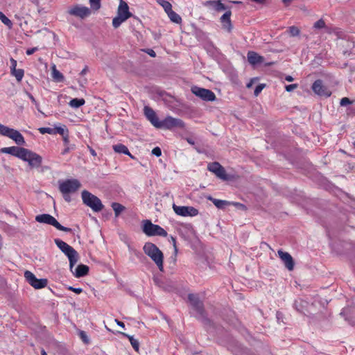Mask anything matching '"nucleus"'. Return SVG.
<instances>
[{"instance_id": "f257e3e1", "label": "nucleus", "mask_w": 355, "mask_h": 355, "mask_svg": "<svg viewBox=\"0 0 355 355\" xmlns=\"http://www.w3.org/2000/svg\"><path fill=\"white\" fill-rule=\"evenodd\" d=\"M132 16L129 6L126 2L121 0L117 9V15L112 19V26L117 28L121 24Z\"/></svg>"}, {"instance_id": "f03ea898", "label": "nucleus", "mask_w": 355, "mask_h": 355, "mask_svg": "<svg viewBox=\"0 0 355 355\" xmlns=\"http://www.w3.org/2000/svg\"><path fill=\"white\" fill-rule=\"evenodd\" d=\"M81 196L83 203L90 207L94 211L98 212L103 209L101 200L88 191H83Z\"/></svg>"}, {"instance_id": "7ed1b4c3", "label": "nucleus", "mask_w": 355, "mask_h": 355, "mask_svg": "<svg viewBox=\"0 0 355 355\" xmlns=\"http://www.w3.org/2000/svg\"><path fill=\"white\" fill-rule=\"evenodd\" d=\"M144 250L154 261L157 266H163V253L155 244L146 243L144 246Z\"/></svg>"}, {"instance_id": "20e7f679", "label": "nucleus", "mask_w": 355, "mask_h": 355, "mask_svg": "<svg viewBox=\"0 0 355 355\" xmlns=\"http://www.w3.org/2000/svg\"><path fill=\"white\" fill-rule=\"evenodd\" d=\"M55 243L61 251L67 256L69 261V266H73L78 261V254L77 252L71 246L60 239H55Z\"/></svg>"}, {"instance_id": "39448f33", "label": "nucleus", "mask_w": 355, "mask_h": 355, "mask_svg": "<svg viewBox=\"0 0 355 355\" xmlns=\"http://www.w3.org/2000/svg\"><path fill=\"white\" fill-rule=\"evenodd\" d=\"M142 231L148 236H166L167 232L158 225L153 224L150 220H143Z\"/></svg>"}, {"instance_id": "423d86ee", "label": "nucleus", "mask_w": 355, "mask_h": 355, "mask_svg": "<svg viewBox=\"0 0 355 355\" xmlns=\"http://www.w3.org/2000/svg\"><path fill=\"white\" fill-rule=\"evenodd\" d=\"M35 220L40 223L51 225L56 229L65 232H71V229L60 225L58 220L51 215L48 214H40L35 216Z\"/></svg>"}, {"instance_id": "0eeeda50", "label": "nucleus", "mask_w": 355, "mask_h": 355, "mask_svg": "<svg viewBox=\"0 0 355 355\" xmlns=\"http://www.w3.org/2000/svg\"><path fill=\"white\" fill-rule=\"evenodd\" d=\"M0 135L6 136L15 141L18 145H24L25 140L23 135L17 130L10 128L0 123Z\"/></svg>"}, {"instance_id": "6e6552de", "label": "nucleus", "mask_w": 355, "mask_h": 355, "mask_svg": "<svg viewBox=\"0 0 355 355\" xmlns=\"http://www.w3.org/2000/svg\"><path fill=\"white\" fill-rule=\"evenodd\" d=\"M81 184L77 179H68L59 182V190L62 193H70L76 192Z\"/></svg>"}, {"instance_id": "1a4fd4ad", "label": "nucleus", "mask_w": 355, "mask_h": 355, "mask_svg": "<svg viewBox=\"0 0 355 355\" xmlns=\"http://www.w3.org/2000/svg\"><path fill=\"white\" fill-rule=\"evenodd\" d=\"M191 92L204 101H214L216 99L215 94L210 89L194 85L191 87Z\"/></svg>"}, {"instance_id": "9d476101", "label": "nucleus", "mask_w": 355, "mask_h": 355, "mask_svg": "<svg viewBox=\"0 0 355 355\" xmlns=\"http://www.w3.org/2000/svg\"><path fill=\"white\" fill-rule=\"evenodd\" d=\"M188 299L192 306L193 314L197 318L202 320L204 318L203 307L198 296L194 294H189Z\"/></svg>"}, {"instance_id": "9b49d317", "label": "nucleus", "mask_w": 355, "mask_h": 355, "mask_svg": "<svg viewBox=\"0 0 355 355\" xmlns=\"http://www.w3.org/2000/svg\"><path fill=\"white\" fill-rule=\"evenodd\" d=\"M24 154L25 157H22V160L27 162L31 168H38L41 166L42 158L40 155L27 148Z\"/></svg>"}, {"instance_id": "f8f14e48", "label": "nucleus", "mask_w": 355, "mask_h": 355, "mask_svg": "<svg viewBox=\"0 0 355 355\" xmlns=\"http://www.w3.org/2000/svg\"><path fill=\"white\" fill-rule=\"evenodd\" d=\"M67 13L71 16L84 19L91 14V10L88 7L76 4L75 6H71L68 9Z\"/></svg>"}, {"instance_id": "ddd939ff", "label": "nucleus", "mask_w": 355, "mask_h": 355, "mask_svg": "<svg viewBox=\"0 0 355 355\" xmlns=\"http://www.w3.org/2000/svg\"><path fill=\"white\" fill-rule=\"evenodd\" d=\"M24 277L28 284L35 289L43 288L47 285L46 279H37L33 273L28 270L24 272Z\"/></svg>"}, {"instance_id": "4468645a", "label": "nucleus", "mask_w": 355, "mask_h": 355, "mask_svg": "<svg viewBox=\"0 0 355 355\" xmlns=\"http://www.w3.org/2000/svg\"><path fill=\"white\" fill-rule=\"evenodd\" d=\"M184 128V123L179 119H175L172 116H167L159 123L157 126L158 128L172 129L173 128Z\"/></svg>"}, {"instance_id": "2eb2a0df", "label": "nucleus", "mask_w": 355, "mask_h": 355, "mask_svg": "<svg viewBox=\"0 0 355 355\" xmlns=\"http://www.w3.org/2000/svg\"><path fill=\"white\" fill-rule=\"evenodd\" d=\"M173 209L177 215L181 216H195L198 214V209L189 206H178L173 204Z\"/></svg>"}, {"instance_id": "dca6fc26", "label": "nucleus", "mask_w": 355, "mask_h": 355, "mask_svg": "<svg viewBox=\"0 0 355 355\" xmlns=\"http://www.w3.org/2000/svg\"><path fill=\"white\" fill-rule=\"evenodd\" d=\"M313 91L318 95L321 96L329 97L331 96V92L323 85V82L320 79L316 80L312 85Z\"/></svg>"}, {"instance_id": "f3484780", "label": "nucleus", "mask_w": 355, "mask_h": 355, "mask_svg": "<svg viewBox=\"0 0 355 355\" xmlns=\"http://www.w3.org/2000/svg\"><path fill=\"white\" fill-rule=\"evenodd\" d=\"M1 152L22 159V157H25L24 153L26 152V148L18 146L6 147L1 149Z\"/></svg>"}, {"instance_id": "a211bd4d", "label": "nucleus", "mask_w": 355, "mask_h": 355, "mask_svg": "<svg viewBox=\"0 0 355 355\" xmlns=\"http://www.w3.org/2000/svg\"><path fill=\"white\" fill-rule=\"evenodd\" d=\"M223 29L226 30L227 33H231L233 29V25L230 19L232 12L230 8L223 4Z\"/></svg>"}, {"instance_id": "6ab92c4d", "label": "nucleus", "mask_w": 355, "mask_h": 355, "mask_svg": "<svg viewBox=\"0 0 355 355\" xmlns=\"http://www.w3.org/2000/svg\"><path fill=\"white\" fill-rule=\"evenodd\" d=\"M144 112L148 120H149L155 127L157 128L159 121L155 112L148 106L144 107Z\"/></svg>"}, {"instance_id": "aec40b11", "label": "nucleus", "mask_w": 355, "mask_h": 355, "mask_svg": "<svg viewBox=\"0 0 355 355\" xmlns=\"http://www.w3.org/2000/svg\"><path fill=\"white\" fill-rule=\"evenodd\" d=\"M277 253L285 266H294V259L288 252H284L282 250H279Z\"/></svg>"}, {"instance_id": "412c9836", "label": "nucleus", "mask_w": 355, "mask_h": 355, "mask_svg": "<svg viewBox=\"0 0 355 355\" xmlns=\"http://www.w3.org/2000/svg\"><path fill=\"white\" fill-rule=\"evenodd\" d=\"M203 6L207 7L209 10L213 12L222 11V1L221 0L217 1H207L203 3Z\"/></svg>"}, {"instance_id": "4be33fe9", "label": "nucleus", "mask_w": 355, "mask_h": 355, "mask_svg": "<svg viewBox=\"0 0 355 355\" xmlns=\"http://www.w3.org/2000/svg\"><path fill=\"white\" fill-rule=\"evenodd\" d=\"M248 61L252 65H256L258 64H261L263 62L264 58L263 56L259 55L254 51H248Z\"/></svg>"}, {"instance_id": "5701e85b", "label": "nucleus", "mask_w": 355, "mask_h": 355, "mask_svg": "<svg viewBox=\"0 0 355 355\" xmlns=\"http://www.w3.org/2000/svg\"><path fill=\"white\" fill-rule=\"evenodd\" d=\"M239 179L238 175L234 171L228 173L223 168V181H227L229 183L236 182Z\"/></svg>"}, {"instance_id": "b1692460", "label": "nucleus", "mask_w": 355, "mask_h": 355, "mask_svg": "<svg viewBox=\"0 0 355 355\" xmlns=\"http://www.w3.org/2000/svg\"><path fill=\"white\" fill-rule=\"evenodd\" d=\"M209 171L216 173V175L222 178V166L218 162H213L208 164L207 166Z\"/></svg>"}, {"instance_id": "393cba45", "label": "nucleus", "mask_w": 355, "mask_h": 355, "mask_svg": "<svg viewBox=\"0 0 355 355\" xmlns=\"http://www.w3.org/2000/svg\"><path fill=\"white\" fill-rule=\"evenodd\" d=\"M113 150H114V152H116L117 153L125 154V155L130 156L132 159L134 158V157L129 152V150L127 148V146H125V145H123L122 144H118L114 145Z\"/></svg>"}, {"instance_id": "a878e982", "label": "nucleus", "mask_w": 355, "mask_h": 355, "mask_svg": "<svg viewBox=\"0 0 355 355\" xmlns=\"http://www.w3.org/2000/svg\"><path fill=\"white\" fill-rule=\"evenodd\" d=\"M73 275L76 277H81L87 275L89 272V268H70Z\"/></svg>"}, {"instance_id": "bb28decb", "label": "nucleus", "mask_w": 355, "mask_h": 355, "mask_svg": "<svg viewBox=\"0 0 355 355\" xmlns=\"http://www.w3.org/2000/svg\"><path fill=\"white\" fill-rule=\"evenodd\" d=\"M164 272V268H156V270L153 271L154 281L159 286H162V276Z\"/></svg>"}, {"instance_id": "cd10ccee", "label": "nucleus", "mask_w": 355, "mask_h": 355, "mask_svg": "<svg viewBox=\"0 0 355 355\" xmlns=\"http://www.w3.org/2000/svg\"><path fill=\"white\" fill-rule=\"evenodd\" d=\"M52 78L55 82L60 83L63 82L64 78L61 72H60L57 69L55 65L52 67Z\"/></svg>"}, {"instance_id": "c85d7f7f", "label": "nucleus", "mask_w": 355, "mask_h": 355, "mask_svg": "<svg viewBox=\"0 0 355 355\" xmlns=\"http://www.w3.org/2000/svg\"><path fill=\"white\" fill-rule=\"evenodd\" d=\"M85 103V101L83 98H73L71 99L69 105L73 108H78Z\"/></svg>"}, {"instance_id": "c756f323", "label": "nucleus", "mask_w": 355, "mask_h": 355, "mask_svg": "<svg viewBox=\"0 0 355 355\" xmlns=\"http://www.w3.org/2000/svg\"><path fill=\"white\" fill-rule=\"evenodd\" d=\"M121 334L123 336L127 337L129 339L130 344L132 346V347L134 348V349L135 351L138 352L139 349V341L137 339L134 338V337L132 336H130L125 333H121Z\"/></svg>"}, {"instance_id": "7c9ffc66", "label": "nucleus", "mask_w": 355, "mask_h": 355, "mask_svg": "<svg viewBox=\"0 0 355 355\" xmlns=\"http://www.w3.org/2000/svg\"><path fill=\"white\" fill-rule=\"evenodd\" d=\"M232 205L237 209H241L243 211L247 210L246 206L243 204H241L240 202H232L223 200V209L225 208V207H226L227 205Z\"/></svg>"}, {"instance_id": "2f4dec72", "label": "nucleus", "mask_w": 355, "mask_h": 355, "mask_svg": "<svg viewBox=\"0 0 355 355\" xmlns=\"http://www.w3.org/2000/svg\"><path fill=\"white\" fill-rule=\"evenodd\" d=\"M167 15H168V17L170 18V19L173 22L176 23V24H180L182 22L181 17L178 13L174 12L173 10L169 11L167 13Z\"/></svg>"}, {"instance_id": "473e14b6", "label": "nucleus", "mask_w": 355, "mask_h": 355, "mask_svg": "<svg viewBox=\"0 0 355 355\" xmlns=\"http://www.w3.org/2000/svg\"><path fill=\"white\" fill-rule=\"evenodd\" d=\"M112 207L114 211L115 216L117 217L125 209V207L118 202H112Z\"/></svg>"}, {"instance_id": "72a5a7b5", "label": "nucleus", "mask_w": 355, "mask_h": 355, "mask_svg": "<svg viewBox=\"0 0 355 355\" xmlns=\"http://www.w3.org/2000/svg\"><path fill=\"white\" fill-rule=\"evenodd\" d=\"M11 73L16 78L18 82H21L24 75V71L22 69H15L11 70Z\"/></svg>"}, {"instance_id": "f704fd0d", "label": "nucleus", "mask_w": 355, "mask_h": 355, "mask_svg": "<svg viewBox=\"0 0 355 355\" xmlns=\"http://www.w3.org/2000/svg\"><path fill=\"white\" fill-rule=\"evenodd\" d=\"M171 240L173 241L174 252H173V254L170 257L169 263L175 265L176 263V256H177V253H178V248L176 246L175 239L174 237L171 236Z\"/></svg>"}, {"instance_id": "c9c22d12", "label": "nucleus", "mask_w": 355, "mask_h": 355, "mask_svg": "<svg viewBox=\"0 0 355 355\" xmlns=\"http://www.w3.org/2000/svg\"><path fill=\"white\" fill-rule=\"evenodd\" d=\"M54 135L59 134L64 137V135H67L69 133V130L67 128L66 125L60 126V127H55L53 128Z\"/></svg>"}, {"instance_id": "e433bc0d", "label": "nucleus", "mask_w": 355, "mask_h": 355, "mask_svg": "<svg viewBox=\"0 0 355 355\" xmlns=\"http://www.w3.org/2000/svg\"><path fill=\"white\" fill-rule=\"evenodd\" d=\"M305 304L306 305L307 304V302H304L302 300H300L299 301L297 300L295 302V309L299 311V312H301V313H304V304Z\"/></svg>"}, {"instance_id": "4c0bfd02", "label": "nucleus", "mask_w": 355, "mask_h": 355, "mask_svg": "<svg viewBox=\"0 0 355 355\" xmlns=\"http://www.w3.org/2000/svg\"><path fill=\"white\" fill-rule=\"evenodd\" d=\"M0 20L5 25L8 26L9 28H11L12 26V21L2 12L0 11Z\"/></svg>"}, {"instance_id": "58836bf2", "label": "nucleus", "mask_w": 355, "mask_h": 355, "mask_svg": "<svg viewBox=\"0 0 355 355\" xmlns=\"http://www.w3.org/2000/svg\"><path fill=\"white\" fill-rule=\"evenodd\" d=\"M160 5L163 7L166 13H168L169 11L172 10L171 3L167 1L162 0V2H160Z\"/></svg>"}, {"instance_id": "ea45409f", "label": "nucleus", "mask_w": 355, "mask_h": 355, "mask_svg": "<svg viewBox=\"0 0 355 355\" xmlns=\"http://www.w3.org/2000/svg\"><path fill=\"white\" fill-rule=\"evenodd\" d=\"M207 199L211 201L217 208L222 209V200L215 199L210 196H207Z\"/></svg>"}, {"instance_id": "a19ab883", "label": "nucleus", "mask_w": 355, "mask_h": 355, "mask_svg": "<svg viewBox=\"0 0 355 355\" xmlns=\"http://www.w3.org/2000/svg\"><path fill=\"white\" fill-rule=\"evenodd\" d=\"M91 8L97 10L101 8V0H89Z\"/></svg>"}, {"instance_id": "79ce46f5", "label": "nucleus", "mask_w": 355, "mask_h": 355, "mask_svg": "<svg viewBox=\"0 0 355 355\" xmlns=\"http://www.w3.org/2000/svg\"><path fill=\"white\" fill-rule=\"evenodd\" d=\"M313 28L315 29H321L326 28V24L324 21L322 19L318 20L313 24Z\"/></svg>"}, {"instance_id": "37998d69", "label": "nucleus", "mask_w": 355, "mask_h": 355, "mask_svg": "<svg viewBox=\"0 0 355 355\" xmlns=\"http://www.w3.org/2000/svg\"><path fill=\"white\" fill-rule=\"evenodd\" d=\"M288 31H289L291 36H292V37L297 36L300 33V29L295 26L289 27Z\"/></svg>"}, {"instance_id": "c03bdc74", "label": "nucleus", "mask_w": 355, "mask_h": 355, "mask_svg": "<svg viewBox=\"0 0 355 355\" xmlns=\"http://www.w3.org/2000/svg\"><path fill=\"white\" fill-rule=\"evenodd\" d=\"M38 130L41 134H43V135L46 134V133H48L50 135H54L53 128L42 127V128H40L38 129Z\"/></svg>"}, {"instance_id": "a18cd8bd", "label": "nucleus", "mask_w": 355, "mask_h": 355, "mask_svg": "<svg viewBox=\"0 0 355 355\" xmlns=\"http://www.w3.org/2000/svg\"><path fill=\"white\" fill-rule=\"evenodd\" d=\"M65 148L63 149V150L62 151L61 154L62 155H66L67 153H69L70 151L73 150L75 149V145L74 144H71L70 146H64Z\"/></svg>"}, {"instance_id": "49530a36", "label": "nucleus", "mask_w": 355, "mask_h": 355, "mask_svg": "<svg viewBox=\"0 0 355 355\" xmlns=\"http://www.w3.org/2000/svg\"><path fill=\"white\" fill-rule=\"evenodd\" d=\"M353 102L347 97H344L340 100V105L341 106H346L352 104Z\"/></svg>"}, {"instance_id": "de8ad7c7", "label": "nucleus", "mask_w": 355, "mask_h": 355, "mask_svg": "<svg viewBox=\"0 0 355 355\" xmlns=\"http://www.w3.org/2000/svg\"><path fill=\"white\" fill-rule=\"evenodd\" d=\"M265 87V85L264 84H259L258 85L254 91V94L255 96H257L263 90V89Z\"/></svg>"}, {"instance_id": "09e8293b", "label": "nucleus", "mask_w": 355, "mask_h": 355, "mask_svg": "<svg viewBox=\"0 0 355 355\" xmlns=\"http://www.w3.org/2000/svg\"><path fill=\"white\" fill-rule=\"evenodd\" d=\"M152 154L156 157H160L162 155V150L159 147H155L152 150Z\"/></svg>"}, {"instance_id": "8fccbe9b", "label": "nucleus", "mask_w": 355, "mask_h": 355, "mask_svg": "<svg viewBox=\"0 0 355 355\" xmlns=\"http://www.w3.org/2000/svg\"><path fill=\"white\" fill-rule=\"evenodd\" d=\"M297 87H298L297 84H291V85H286L285 88L287 92H292L293 90H294L295 89H296Z\"/></svg>"}, {"instance_id": "3c124183", "label": "nucleus", "mask_w": 355, "mask_h": 355, "mask_svg": "<svg viewBox=\"0 0 355 355\" xmlns=\"http://www.w3.org/2000/svg\"><path fill=\"white\" fill-rule=\"evenodd\" d=\"M68 289H69V290H70V291H73V292H74V293H76V294H80V293H82V291H83V289H82V288H73V287H72V286H69V287L68 288Z\"/></svg>"}, {"instance_id": "603ef678", "label": "nucleus", "mask_w": 355, "mask_h": 355, "mask_svg": "<svg viewBox=\"0 0 355 355\" xmlns=\"http://www.w3.org/2000/svg\"><path fill=\"white\" fill-rule=\"evenodd\" d=\"M63 142L64 146H70L69 144V133L67 135L62 137Z\"/></svg>"}, {"instance_id": "864d4df0", "label": "nucleus", "mask_w": 355, "mask_h": 355, "mask_svg": "<svg viewBox=\"0 0 355 355\" xmlns=\"http://www.w3.org/2000/svg\"><path fill=\"white\" fill-rule=\"evenodd\" d=\"M80 337H81L82 340H83L85 343H87L89 342V339H88V338H87V336L86 334H85L84 331H81V332L80 333Z\"/></svg>"}, {"instance_id": "5fc2aeb1", "label": "nucleus", "mask_w": 355, "mask_h": 355, "mask_svg": "<svg viewBox=\"0 0 355 355\" xmlns=\"http://www.w3.org/2000/svg\"><path fill=\"white\" fill-rule=\"evenodd\" d=\"M37 50H38L37 47H33V48L27 49L26 53L28 55H31L33 54Z\"/></svg>"}, {"instance_id": "6e6d98bb", "label": "nucleus", "mask_w": 355, "mask_h": 355, "mask_svg": "<svg viewBox=\"0 0 355 355\" xmlns=\"http://www.w3.org/2000/svg\"><path fill=\"white\" fill-rule=\"evenodd\" d=\"M10 63H11L10 70H13V69H16L17 61L15 59L11 58L10 59Z\"/></svg>"}, {"instance_id": "4d7b16f0", "label": "nucleus", "mask_w": 355, "mask_h": 355, "mask_svg": "<svg viewBox=\"0 0 355 355\" xmlns=\"http://www.w3.org/2000/svg\"><path fill=\"white\" fill-rule=\"evenodd\" d=\"M28 96L29 98L31 99V101L36 105V107H37L39 105V104L36 101V100L33 97V96L31 94H30V93H28Z\"/></svg>"}, {"instance_id": "13d9d810", "label": "nucleus", "mask_w": 355, "mask_h": 355, "mask_svg": "<svg viewBox=\"0 0 355 355\" xmlns=\"http://www.w3.org/2000/svg\"><path fill=\"white\" fill-rule=\"evenodd\" d=\"M63 194V198L64 199L67 201V202H70L71 201V197L69 195V193H62Z\"/></svg>"}, {"instance_id": "bf43d9fd", "label": "nucleus", "mask_w": 355, "mask_h": 355, "mask_svg": "<svg viewBox=\"0 0 355 355\" xmlns=\"http://www.w3.org/2000/svg\"><path fill=\"white\" fill-rule=\"evenodd\" d=\"M115 322H116V324H117L119 327H122V328H125V324H124V323H123V322H121V321L118 320L117 319H116V320H115Z\"/></svg>"}, {"instance_id": "052dcab7", "label": "nucleus", "mask_w": 355, "mask_h": 355, "mask_svg": "<svg viewBox=\"0 0 355 355\" xmlns=\"http://www.w3.org/2000/svg\"><path fill=\"white\" fill-rule=\"evenodd\" d=\"M187 141L189 144H190L191 145H194V144H195V141H194L193 139H192V138H190V137L187 138Z\"/></svg>"}, {"instance_id": "680f3d73", "label": "nucleus", "mask_w": 355, "mask_h": 355, "mask_svg": "<svg viewBox=\"0 0 355 355\" xmlns=\"http://www.w3.org/2000/svg\"><path fill=\"white\" fill-rule=\"evenodd\" d=\"M87 71H88V68H87V67H85V68L81 71V72H80V75H82V76H83V75H85V74L87 72Z\"/></svg>"}, {"instance_id": "e2e57ef3", "label": "nucleus", "mask_w": 355, "mask_h": 355, "mask_svg": "<svg viewBox=\"0 0 355 355\" xmlns=\"http://www.w3.org/2000/svg\"><path fill=\"white\" fill-rule=\"evenodd\" d=\"M89 152L90 153L93 155V156H96V151L92 148L91 147L89 146Z\"/></svg>"}, {"instance_id": "0e129e2a", "label": "nucleus", "mask_w": 355, "mask_h": 355, "mask_svg": "<svg viewBox=\"0 0 355 355\" xmlns=\"http://www.w3.org/2000/svg\"><path fill=\"white\" fill-rule=\"evenodd\" d=\"M285 79H286V80H287L288 82H292L293 80V78L291 76H287L285 78Z\"/></svg>"}, {"instance_id": "69168bd1", "label": "nucleus", "mask_w": 355, "mask_h": 355, "mask_svg": "<svg viewBox=\"0 0 355 355\" xmlns=\"http://www.w3.org/2000/svg\"><path fill=\"white\" fill-rule=\"evenodd\" d=\"M148 54L151 57H155V52L153 50H150L149 52H148Z\"/></svg>"}, {"instance_id": "338daca9", "label": "nucleus", "mask_w": 355, "mask_h": 355, "mask_svg": "<svg viewBox=\"0 0 355 355\" xmlns=\"http://www.w3.org/2000/svg\"><path fill=\"white\" fill-rule=\"evenodd\" d=\"M285 5H289L293 0H282Z\"/></svg>"}, {"instance_id": "774afa93", "label": "nucleus", "mask_w": 355, "mask_h": 355, "mask_svg": "<svg viewBox=\"0 0 355 355\" xmlns=\"http://www.w3.org/2000/svg\"><path fill=\"white\" fill-rule=\"evenodd\" d=\"M41 355H47L46 352H45L44 349H42L41 351Z\"/></svg>"}]
</instances>
